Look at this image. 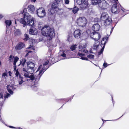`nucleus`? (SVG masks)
<instances>
[{"mask_svg": "<svg viewBox=\"0 0 129 129\" xmlns=\"http://www.w3.org/2000/svg\"><path fill=\"white\" fill-rule=\"evenodd\" d=\"M7 89L8 91L11 94H12L13 93L12 91L15 89V88L14 87L13 85L10 86V85H7Z\"/></svg>", "mask_w": 129, "mask_h": 129, "instance_id": "17", "label": "nucleus"}, {"mask_svg": "<svg viewBox=\"0 0 129 129\" xmlns=\"http://www.w3.org/2000/svg\"><path fill=\"white\" fill-rule=\"evenodd\" d=\"M81 35V31L79 29H77L75 30L74 31V34L75 37L77 39L80 38Z\"/></svg>", "mask_w": 129, "mask_h": 129, "instance_id": "15", "label": "nucleus"}, {"mask_svg": "<svg viewBox=\"0 0 129 129\" xmlns=\"http://www.w3.org/2000/svg\"><path fill=\"white\" fill-rule=\"evenodd\" d=\"M31 2L33 1V0H31Z\"/></svg>", "mask_w": 129, "mask_h": 129, "instance_id": "56", "label": "nucleus"}, {"mask_svg": "<svg viewBox=\"0 0 129 129\" xmlns=\"http://www.w3.org/2000/svg\"><path fill=\"white\" fill-rule=\"evenodd\" d=\"M114 1H115L116 2V3H115V4H117H117L118 5V3H117V2H118V0H114Z\"/></svg>", "mask_w": 129, "mask_h": 129, "instance_id": "45", "label": "nucleus"}, {"mask_svg": "<svg viewBox=\"0 0 129 129\" xmlns=\"http://www.w3.org/2000/svg\"><path fill=\"white\" fill-rule=\"evenodd\" d=\"M5 99L4 97H3V94L1 93H0V105H1Z\"/></svg>", "mask_w": 129, "mask_h": 129, "instance_id": "25", "label": "nucleus"}, {"mask_svg": "<svg viewBox=\"0 0 129 129\" xmlns=\"http://www.w3.org/2000/svg\"><path fill=\"white\" fill-rule=\"evenodd\" d=\"M37 33V31L36 29L33 27H31L29 30V33L31 35H36Z\"/></svg>", "mask_w": 129, "mask_h": 129, "instance_id": "22", "label": "nucleus"}, {"mask_svg": "<svg viewBox=\"0 0 129 129\" xmlns=\"http://www.w3.org/2000/svg\"><path fill=\"white\" fill-rule=\"evenodd\" d=\"M102 120L103 121H107V120H103V119H102Z\"/></svg>", "mask_w": 129, "mask_h": 129, "instance_id": "52", "label": "nucleus"}, {"mask_svg": "<svg viewBox=\"0 0 129 129\" xmlns=\"http://www.w3.org/2000/svg\"><path fill=\"white\" fill-rule=\"evenodd\" d=\"M69 0H65V3L66 4H68L69 3Z\"/></svg>", "mask_w": 129, "mask_h": 129, "instance_id": "42", "label": "nucleus"}, {"mask_svg": "<svg viewBox=\"0 0 129 129\" xmlns=\"http://www.w3.org/2000/svg\"><path fill=\"white\" fill-rule=\"evenodd\" d=\"M77 45L75 44L74 45H72L70 47V49L72 51L75 50V48H76Z\"/></svg>", "mask_w": 129, "mask_h": 129, "instance_id": "34", "label": "nucleus"}, {"mask_svg": "<svg viewBox=\"0 0 129 129\" xmlns=\"http://www.w3.org/2000/svg\"><path fill=\"white\" fill-rule=\"evenodd\" d=\"M27 49H30V50H35L34 46L33 45H30L27 48Z\"/></svg>", "mask_w": 129, "mask_h": 129, "instance_id": "35", "label": "nucleus"}, {"mask_svg": "<svg viewBox=\"0 0 129 129\" xmlns=\"http://www.w3.org/2000/svg\"><path fill=\"white\" fill-rule=\"evenodd\" d=\"M117 5L114 4L112 6L111 8V11L112 13L116 14L119 13V10L117 9Z\"/></svg>", "mask_w": 129, "mask_h": 129, "instance_id": "14", "label": "nucleus"}, {"mask_svg": "<svg viewBox=\"0 0 129 129\" xmlns=\"http://www.w3.org/2000/svg\"><path fill=\"white\" fill-rule=\"evenodd\" d=\"M25 46L24 43L22 42H20L15 47V49L16 50H20Z\"/></svg>", "mask_w": 129, "mask_h": 129, "instance_id": "16", "label": "nucleus"}, {"mask_svg": "<svg viewBox=\"0 0 129 129\" xmlns=\"http://www.w3.org/2000/svg\"><path fill=\"white\" fill-rule=\"evenodd\" d=\"M31 52V51H27V54H26V55H28V54L29 53H30Z\"/></svg>", "mask_w": 129, "mask_h": 129, "instance_id": "46", "label": "nucleus"}, {"mask_svg": "<svg viewBox=\"0 0 129 129\" xmlns=\"http://www.w3.org/2000/svg\"><path fill=\"white\" fill-rule=\"evenodd\" d=\"M119 6L121 8L120 9L123 11V12H125V10L122 7H121V5H119V6H118V7H119Z\"/></svg>", "mask_w": 129, "mask_h": 129, "instance_id": "40", "label": "nucleus"}, {"mask_svg": "<svg viewBox=\"0 0 129 129\" xmlns=\"http://www.w3.org/2000/svg\"><path fill=\"white\" fill-rule=\"evenodd\" d=\"M16 128L19 129H22V128H21L20 127H18L17 128Z\"/></svg>", "mask_w": 129, "mask_h": 129, "instance_id": "51", "label": "nucleus"}, {"mask_svg": "<svg viewBox=\"0 0 129 129\" xmlns=\"http://www.w3.org/2000/svg\"><path fill=\"white\" fill-rule=\"evenodd\" d=\"M71 51L70 50L60 51L59 55L62 56L64 57V59H69L71 58Z\"/></svg>", "mask_w": 129, "mask_h": 129, "instance_id": "8", "label": "nucleus"}, {"mask_svg": "<svg viewBox=\"0 0 129 129\" xmlns=\"http://www.w3.org/2000/svg\"><path fill=\"white\" fill-rule=\"evenodd\" d=\"M5 23L6 26V28H8V27L12 24V22L11 20H6L5 22Z\"/></svg>", "mask_w": 129, "mask_h": 129, "instance_id": "26", "label": "nucleus"}, {"mask_svg": "<svg viewBox=\"0 0 129 129\" xmlns=\"http://www.w3.org/2000/svg\"><path fill=\"white\" fill-rule=\"evenodd\" d=\"M26 9L25 8H24L22 11V12H21V14H23L24 15V13H26ZM19 21L20 23L24 25L23 27H24L27 24V19L26 18H25L24 17L23 18H21L19 20Z\"/></svg>", "mask_w": 129, "mask_h": 129, "instance_id": "13", "label": "nucleus"}, {"mask_svg": "<svg viewBox=\"0 0 129 129\" xmlns=\"http://www.w3.org/2000/svg\"><path fill=\"white\" fill-rule=\"evenodd\" d=\"M57 7V4L55 3H53L52 4L51 8H54V9L55 10Z\"/></svg>", "mask_w": 129, "mask_h": 129, "instance_id": "31", "label": "nucleus"}, {"mask_svg": "<svg viewBox=\"0 0 129 129\" xmlns=\"http://www.w3.org/2000/svg\"><path fill=\"white\" fill-rule=\"evenodd\" d=\"M27 9L28 11L31 13H33L35 10L34 6L31 5L28 6Z\"/></svg>", "mask_w": 129, "mask_h": 129, "instance_id": "21", "label": "nucleus"}, {"mask_svg": "<svg viewBox=\"0 0 129 129\" xmlns=\"http://www.w3.org/2000/svg\"><path fill=\"white\" fill-rule=\"evenodd\" d=\"M60 0H55V1L57 2H60Z\"/></svg>", "mask_w": 129, "mask_h": 129, "instance_id": "49", "label": "nucleus"}, {"mask_svg": "<svg viewBox=\"0 0 129 129\" xmlns=\"http://www.w3.org/2000/svg\"><path fill=\"white\" fill-rule=\"evenodd\" d=\"M104 46L102 47L101 50L98 52V54L99 55H101L103 53V51L104 49Z\"/></svg>", "mask_w": 129, "mask_h": 129, "instance_id": "36", "label": "nucleus"}, {"mask_svg": "<svg viewBox=\"0 0 129 129\" xmlns=\"http://www.w3.org/2000/svg\"><path fill=\"white\" fill-rule=\"evenodd\" d=\"M89 30H88L87 31L88 35L90 36L91 38L93 39L95 41V42L93 45V48L94 49H96L98 47L99 43L98 41V40L100 38L101 36L100 34L98 32H92L90 34H89Z\"/></svg>", "mask_w": 129, "mask_h": 129, "instance_id": "4", "label": "nucleus"}, {"mask_svg": "<svg viewBox=\"0 0 129 129\" xmlns=\"http://www.w3.org/2000/svg\"><path fill=\"white\" fill-rule=\"evenodd\" d=\"M42 34L44 36H48L49 38V40H51L55 36L54 31V29L51 28L50 27L45 26L41 30Z\"/></svg>", "mask_w": 129, "mask_h": 129, "instance_id": "2", "label": "nucleus"}, {"mask_svg": "<svg viewBox=\"0 0 129 129\" xmlns=\"http://www.w3.org/2000/svg\"><path fill=\"white\" fill-rule=\"evenodd\" d=\"M87 57L90 59H93L94 58V55L92 54H89L87 56Z\"/></svg>", "mask_w": 129, "mask_h": 129, "instance_id": "38", "label": "nucleus"}, {"mask_svg": "<svg viewBox=\"0 0 129 129\" xmlns=\"http://www.w3.org/2000/svg\"><path fill=\"white\" fill-rule=\"evenodd\" d=\"M7 76V74L6 73H4L2 74V78H4L5 79L6 78V77Z\"/></svg>", "mask_w": 129, "mask_h": 129, "instance_id": "39", "label": "nucleus"}, {"mask_svg": "<svg viewBox=\"0 0 129 129\" xmlns=\"http://www.w3.org/2000/svg\"><path fill=\"white\" fill-rule=\"evenodd\" d=\"M49 62V61L47 60L44 63L43 65H41L40 66L38 70L36 71V73H37L38 71H39L38 76H37L36 78V81H39L40 77L43 74L48 68L47 65Z\"/></svg>", "mask_w": 129, "mask_h": 129, "instance_id": "6", "label": "nucleus"}, {"mask_svg": "<svg viewBox=\"0 0 129 129\" xmlns=\"http://www.w3.org/2000/svg\"><path fill=\"white\" fill-rule=\"evenodd\" d=\"M14 31L15 36H19L21 34L20 30L19 29H15Z\"/></svg>", "mask_w": 129, "mask_h": 129, "instance_id": "27", "label": "nucleus"}, {"mask_svg": "<svg viewBox=\"0 0 129 129\" xmlns=\"http://www.w3.org/2000/svg\"><path fill=\"white\" fill-rule=\"evenodd\" d=\"M25 38L24 39V41H26L28 40V39L29 37L28 35L25 34L24 35Z\"/></svg>", "mask_w": 129, "mask_h": 129, "instance_id": "33", "label": "nucleus"}, {"mask_svg": "<svg viewBox=\"0 0 129 129\" xmlns=\"http://www.w3.org/2000/svg\"><path fill=\"white\" fill-rule=\"evenodd\" d=\"M0 121H1L3 123L5 124V122L1 118V116L0 115Z\"/></svg>", "mask_w": 129, "mask_h": 129, "instance_id": "44", "label": "nucleus"}, {"mask_svg": "<svg viewBox=\"0 0 129 129\" xmlns=\"http://www.w3.org/2000/svg\"><path fill=\"white\" fill-rule=\"evenodd\" d=\"M26 62V59H23L22 60H21L20 62V64H20H22V66H23L24 65Z\"/></svg>", "mask_w": 129, "mask_h": 129, "instance_id": "29", "label": "nucleus"}, {"mask_svg": "<svg viewBox=\"0 0 129 129\" xmlns=\"http://www.w3.org/2000/svg\"><path fill=\"white\" fill-rule=\"evenodd\" d=\"M94 65H95V66H97V65H96V64H94Z\"/></svg>", "mask_w": 129, "mask_h": 129, "instance_id": "55", "label": "nucleus"}, {"mask_svg": "<svg viewBox=\"0 0 129 129\" xmlns=\"http://www.w3.org/2000/svg\"><path fill=\"white\" fill-rule=\"evenodd\" d=\"M9 127L12 128H16L15 127L11 126H10Z\"/></svg>", "mask_w": 129, "mask_h": 129, "instance_id": "48", "label": "nucleus"}, {"mask_svg": "<svg viewBox=\"0 0 129 129\" xmlns=\"http://www.w3.org/2000/svg\"><path fill=\"white\" fill-rule=\"evenodd\" d=\"M108 37H106L103 38L101 42V44L100 46L102 47L104 46V48L106 43L108 41Z\"/></svg>", "mask_w": 129, "mask_h": 129, "instance_id": "20", "label": "nucleus"}, {"mask_svg": "<svg viewBox=\"0 0 129 129\" xmlns=\"http://www.w3.org/2000/svg\"><path fill=\"white\" fill-rule=\"evenodd\" d=\"M19 58L16 56H13L12 55H10L9 57V61L10 62H12L13 61V64L14 66V69H16V62L19 60Z\"/></svg>", "mask_w": 129, "mask_h": 129, "instance_id": "12", "label": "nucleus"}, {"mask_svg": "<svg viewBox=\"0 0 129 129\" xmlns=\"http://www.w3.org/2000/svg\"><path fill=\"white\" fill-rule=\"evenodd\" d=\"M24 17L27 19V24L32 26L34 25V21L32 19L31 16L28 13H26L24 14Z\"/></svg>", "mask_w": 129, "mask_h": 129, "instance_id": "7", "label": "nucleus"}, {"mask_svg": "<svg viewBox=\"0 0 129 129\" xmlns=\"http://www.w3.org/2000/svg\"><path fill=\"white\" fill-rule=\"evenodd\" d=\"M113 28H112L111 29V33H112V31H113Z\"/></svg>", "mask_w": 129, "mask_h": 129, "instance_id": "50", "label": "nucleus"}, {"mask_svg": "<svg viewBox=\"0 0 129 129\" xmlns=\"http://www.w3.org/2000/svg\"><path fill=\"white\" fill-rule=\"evenodd\" d=\"M23 77L21 75H20L19 78H18V83L19 85H22V84L24 82L23 80Z\"/></svg>", "mask_w": 129, "mask_h": 129, "instance_id": "24", "label": "nucleus"}, {"mask_svg": "<svg viewBox=\"0 0 129 129\" xmlns=\"http://www.w3.org/2000/svg\"><path fill=\"white\" fill-rule=\"evenodd\" d=\"M100 69H101V68H100Z\"/></svg>", "mask_w": 129, "mask_h": 129, "instance_id": "58", "label": "nucleus"}, {"mask_svg": "<svg viewBox=\"0 0 129 129\" xmlns=\"http://www.w3.org/2000/svg\"><path fill=\"white\" fill-rule=\"evenodd\" d=\"M37 14L39 17L43 18L46 16V12L44 9L41 7L37 10Z\"/></svg>", "mask_w": 129, "mask_h": 129, "instance_id": "10", "label": "nucleus"}, {"mask_svg": "<svg viewBox=\"0 0 129 129\" xmlns=\"http://www.w3.org/2000/svg\"><path fill=\"white\" fill-rule=\"evenodd\" d=\"M112 100L113 101V97L112 96Z\"/></svg>", "mask_w": 129, "mask_h": 129, "instance_id": "54", "label": "nucleus"}, {"mask_svg": "<svg viewBox=\"0 0 129 129\" xmlns=\"http://www.w3.org/2000/svg\"><path fill=\"white\" fill-rule=\"evenodd\" d=\"M14 70L15 72V75H16V76L17 77H18V78H19V75H21L19 72L18 70V69L16 70V69H15V70L14 69Z\"/></svg>", "mask_w": 129, "mask_h": 129, "instance_id": "30", "label": "nucleus"}, {"mask_svg": "<svg viewBox=\"0 0 129 129\" xmlns=\"http://www.w3.org/2000/svg\"><path fill=\"white\" fill-rule=\"evenodd\" d=\"M87 22V19L84 17H79L77 20V24L80 26H85Z\"/></svg>", "mask_w": 129, "mask_h": 129, "instance_id": "9", "label": "nucleus"}, {"mask_svg": "<svg viewBox=\"0 0 129 129\" xmlns=\"http://www.w3.org/2000/svg\"><path fill=\"white\" fill-rule=\"evenodd\" d=\"M56 62H57V61H56ZM54 62H56V61H54Z\"/></svg>", "mask_w": 129, "mask_h": 129, "instance_id": "57", "label": "nucleus"}, {"mask_svg": "<svg viewBox=\"0 0 129 129\" xmlns=\"http://www.w3.org/2000/svg\"><path fill=\"white\" fill-rule=\"evenodd\" d=\"M103 66L104 67V68H106L108 66V64L107 63H104L103 64Z\"/></svg>", "mask_w": 129, "mask_h": 129, "instance_id": "41", "label": "nucleus"}, {"mask_svg": "<svg viewBox=\"0 0 129 129\" xmlns=\"http://www.w3.org/2000/svg\"><path fill=\"white\" fill-rule=\"evenodd\" d=\"M86 45L85 43H81L80 44L79 46L78 52L77 54V56H78V58L83 60H88V59L84 56L85 54L83 53V52L85 53H87L88 51L86 50Z\"/></svg>", "mask_w": 129, "mask_h": 129, "instance_id": "3", "label": "nucleus"}, {"mask_svg": "<svg viewBox=\"0 0 129 129\" xmlns=\"http://www.w3.org/2000/svg\"><path fill=\"white\" fill-rule=\"evenodd\" d=\"M55 10L51 8L48 10V13L49 14H52L55 12Z\"/></svg>", "mask_w": 129, "mask_h": 129, "instance_id": "28", "label": "nucleus"}, {"mask_svg": "<svg viewBox=\"0 0 129 129\" xmlns=\"http://www.w3.org/2000/svg\"><path fill=\"white\" fill-rule=\"evenodd\" d=\"M103 21L104 25L106 26L109 25L112 22V19L110 17Z\"/></svg>", "mask_w": 129, "mask_h": 129, "instance_id": "19", "label": "nucleus"}, {"mask_svg": "<svg viewBox=\"0 0 129 129\" xmlns=\"http://www.w3.org/2000/svg\"><path fill=\"white\" fill-rule=\"evenodd\" d=\"M27 68H23L22 69V75L25 78H29L27 80V81H29L30 80H33L35 79V82L36 83H37L39 81H36V78L38 76V74L36 75L35 73L33 74L35 70L34 63L31 62L29 61L27 62Z\"/></svg>", "mask_w": 129, "mask_h": 129, "instance_id": "1", "label": "nucleus"}, {"mask_svg": "<svg viewBox=\"0 0 129 129\" xmlns=\"http://www.w3.org/2000/svg\"><path fill=\"white\" fill-rule=\"evenodd\" d=\"M36 0H34L33 1L34 2H36Z\"/></svg>", "mask_w": 129, "mask_h": 129, "instance_id": "53", "label": "nucleus"}, {"mask_svg": "<svg viewBox=\"0 0 129 129\" xmlns=\"http://www.w3.org/2000/svg\"><path fill=\"white\" fill-rule=\"evenodd\" d=\"M100 0H92V4L93 5H98V8L101 10L106 9L109 6L108 3L105 1Z\"/></svg>", "mask_w": 129, "mask_h": 129, "instance_id": "5", "label": "nucleus"}, {"mask_svg": "<svg viewBox=\"0 0 129 129\" xmlns=\"http://www.w3.org/2000/svg\"><path fill=\"white\" fill-rule=\"evenodd\" d=\"M86 0H77V3L79 5H81L82 8L84 9L87 6L88 2Z\"/></svg>", "mask_w": 129, "mask_h": 129, "instance_id": "11", "label": "nucleus"}, {"mask_svg": "<svg viewBox=\"0 0 129 129\" xmlns=\"http://www.w3.org/2000/svg\"><path fill=\"white\" fill-rule=\"evenodd\" d=\"M3 17V15L1 14H0V19H1Z\"/></svg>", "mask_w": 129, "mask_h": 129, "instance_id": "47", "label": "nucleus"}, {"mask_svg": "<svg viewBox=\"0 0 129 129\" xmlns=\"http://www.w3.org/2000/svg\"><path fill=\"white\" fill-rule=\"evenodd\" d=\"M49 60H51L52 61H53L54 60L53 59V57H50L49 58Z\"/></svg>", "mask_w": 129, "mask_h": 129, "instance_id": "43", "label": "nucleus"}, {"mask_svg": "<svg viewBox=\"0 0 129 129\" xmlns=\"http://www.w3.org/2000/svg\"><path fill=\"white\" fill-rule=\"evenodd\" d=\"M109 17H110L106 13L103 12L101 14V18L102 20H104Z\"/></svg>", "mask_w": 129, "mask_h": 129, "instance_id": "23", "label": "nucleus"}, {"mask_svg": "<svg viewBox=\"0 0 129 129\" xmlns=\"http://www.w3.org/2000/svg\"><path fill=\"white\" fill-rule=\"evenodd\" d=\"M78 10V8L76 7H75L73 9L72 11L74 14H75L77 12Z\"/></svg>", "mask_w": 129, "mask_h": 129, "instance_id": "32", "label": "nucleus"}, {"mask_svg": "<svg viewBox=\"0 0 129 129\" xmlns=\"http://www.w3.org/2000/svg\"><path fill=\"white\" fill-rule=\"evenodd\" d=\"M10 95L9 93H6L5 95L4 98L5 99L6 98H8L9 97H10Z\"/></svg>", "mask_w": 129, "mask_h": 129, "instance_id": "37", "label": "nucleus"}, {"mask_svg": "<svg viewBox=\"0 0 129 129\" xmlns=\"http://www.w3.org/2000/svg\"><path fill=\"white\" fill-rule=\"evenodd\" d=\"M92 28L94 32H96L100 30V26L99 24L97 23L94 24L92 26Z\"/></svg>", "mask_w": 129, "mask_h": 129, "instance_id": "18", "label": "nucleus"}]
</instances>
